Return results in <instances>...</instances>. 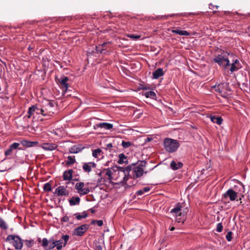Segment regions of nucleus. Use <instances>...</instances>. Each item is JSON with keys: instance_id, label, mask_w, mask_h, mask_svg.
I'll list each match as a JSON object with an SVG mask.
<instances>
[{"instance_id": "f257e3e1", "label": "nucleus", "mask_w": 250, "mask_h": 250, "mask_svg": "<svg viewBox=\"0 0 250 250\" xmlns=\"http://www.w3.org/2000/svg\"><path fill=\"white\" fill-rule=\"evenodd\" d=\"M170 213L176 218V221L178 223H183L186 220L187 213V209L184 208L181 204H177L170 211Z\"/></svg>"}, {"instance_id": "f03ea898", "label": "nucleus", "mask_w": 250, "mask_h": 250, "mask_svg": "<svg viewBox=\"0 0 250 250\" xmlns=\"http://www.w3.org/2000/svg\"><path fill=\"white\" fill-rule=\"evenodd\" d=\"M131 169L129 167L125 168H117L114 171V179L118 182L123 184H126V181L129 178V173Z\"/></svg>"}, {"instance_id": "7ed1b4c3", "label": "nucleus", "mask_w": 250, "mask_h": 250, "mask_svg": "<svg viewBox=\"0 0 250 250\" xmlns=\"http://www.w3.org/2000/svg\"><path fill=\"white\" fill-rule=\"evenodd\" d=\"M42 106L44 111L43 116H51L57 109V104L54 101L45 100L42 102Z\"/></svg>"}, {"instance_id": "20e7f679", "label": "nucleus", "mask_w": 250, "mask_h": 250, "mask_svg": "<svg viewBox=\"0 0 250 250\" xmlns=\"http://www.w3.org/2000/svg\"><path fill=\"white\" fill-rule=\"evenodd\" d=\"M227 52L222 53L215 57L213 59L214 62L225 69H227L230 65V58Z\"/></svg>"}, {"instance_id": "39448f33", "label": "nucleus", "mask_w": 250, "mask_h": 250, "mask_svg": "<svg viewBox=\"0 0 250 250\" xmlns=\"http://www.w3.org/2000/svg\"><path fill=\"white\" fill-rule=\"evenodd\" d=\"M164 146L165 150L170 153L176 151L179 146L178 142L170 138H166L164 141Z\"/></svg>"}, {"instance_id": "423d86ee", "label": "nucleus", "mask_w": 250, "mask_h": 250, "mask_svg": "<svg viewBox=\"0 0 250 250\" xmlns=\"http://www.w3.org/2000/svg\"><path fill=\"white\" fill-rule=\"evenodd\" d=\"M6 241L12 244L16 250H21L22 248V241L18 236L9 235L6 238Z\"/></svg>"}, {"instance_id": "0eeeda50", "label": "nucleus", "mask_w": 250, "mask_h": 250, "mask_svg": "<svg viewBox=\"0 0 250 250\" xmlns=\"http://www.w3.org/2000/svg\"><path fill=\"white\" fill-rule=\"evenodd\" d=\"M215 91L218 92L223 97H227L229 93L230 89L229 88L228 84L227 83H223L219 84L217 85H215L213 87Z\"/></svg>"}, {"instance_id": "6e6552de", "label": "nucleus", "mask_w": 250, "mask_h": 250, "mask_svg": "<svg viewBox=\"0 0 250 250\" xmlns=\"http://www.w3.org/2000/svg\"><path fill=\"white\" fill-rule=\"evenodd\" d=\"M75 188L80 196L86 195L90 192L88 184H86L82 182L77 183L75 185Z\"/></svg>"}, {"instance_id": "1a4fd4ad", "label": "nucleus", "mask_w": 250, "mask_h": 250, "mask_svg": "<svg viewBox=\"0 0 250 250\" xmlns=\"http://www.w3.org/2000/svg\"><path fill=\"white\" fill-rule=\"evenodd\" d=\"M228 55L229 56L230 62H231L229 65L230 66L229 70L231 73L237 71L242 67L240 61L237 59H235L233 55L228 54Z\"/></svg>"}, {"instance_id": "9d476101", "label": "nucleus", "mask_w": 250, "mask_h": 250, "mask_svg": "<svg viewBox=\"0 0 250 250\" xmlns=\"http://www.w3.org/2000/svg\"><path fill=\"white\" fill-rule=\"evenodd\" d=\"M44 111L42 106L38 107L33 105L30 107L28 111V117L30 118L32 115L36 114L37 115L42 114L43 116Z\"/></svg>"}, {"instance_id": "9b49d317", "label": "nucleus", "mask_w": 250, "mask_h": 250, "mask_svg": "<svg viewBox=\"0 0 250 250\" xmlns=\"http://www.w3.org/2000/svg\"><path fill=\"white\" fill-rule=\"evenodd\" d=\"M142 166H137L131 169V174L133 178H137L141 177L144 173V170Z\"/></svg>"}, {"instance_id": "f8f14e48", "label": "nucleus", "mask_w": 250, "mask_h": 250, "mask_svg": "<svg viewBox=\"0 0 250 250\" xmlns=\"http://www.w3.org/2000/svg\"><path fill=\"white\" fill-rule=\"evenodd\" d=\"M88 228L87 225H83L76 228L74 230V234L77 236H81L86 231Z\"/></svg>"}, {"instance_id": "ddd939ff", "label": "nucleus", "mask_w": 250, "mask_h": 250, "mask_svg": "<svg viewBox=\"0 0 250 250\" xmlns=\"http://www.w3.org/2000/svg\"><path fill=\"white\" fill-rule=\"evenodd\" d=\"M41 147L46 151H52L58 147V145L54 143H44L41 145Z\"/></svg>"}, {"instance_id": "4468645a", "label": "nucleus", "mask_w": 250, "mask_h": 250, "mask_svg": "<svg viewBox=\"0 0 250 250\" xmlns=\"http://www.w3.org/2000/svg\"><path fill=\"white\" fill-rule=\"evenodd\" d=\"M96 164L94 162L83 163V169L86 173H89L92 169L95 168Z\"/></svg>"}, {"instance_id": "2eb2a0df", "label": "nucleus", "mask_w": 250, "mask_h": 250, "mask_svg": "<svg viewBox=\"0 0 250 250\" xmlns=\"http://www.w3.org/2000/svg\"><path fill=\"white\" fill-rule=\"evenodd\" d=\"M225 197H229L231 201H234L237 198V192L232 189H228L224 194Z\"/></svg>"}, {"instance_id": "dca6fc26", "label": "nucleus", "mask_w": 250, "mask_h": 250, "mask_svg": "<svg viewBox=\"0 0 250 250\" xmlns=\"http://www.w3.org/2000/svg\"><path fill=\"white\" fill-rule=\"evenodd\" d=\"M55 193L58 196H66L68 195V191L66 187L60 186L56 189Z\"/></svg>"}, {"instance_id": "f3484780", "label": "nucleus", "mask_w": 250, "mask_h": 250, "mask_svg": "<svg viewBox=\"0 0 250 250\" xmlns=\"http://www.w3.org/2000/svg\"><path fill=\"white\" fill-rule=\"evenodd\" d=\"M73 171L72 169H69L65 171L63 173V179L64 181H70L72 179Z\"/></svg>"}, {"instance_id": "a211bd4d", "label": "nucleus", "mask_w": 250, "mask_h": 250, "mask_svg": "<svg viewBox=\"0 0 250 250\" xmlns=\"http://www.w3.org/2000/svg\"><path fill=\"white\" fill-rule=\"evenodd\" d=\"M83 148V147L82 145H76L71 147L69 150L71 153H77L81 151Z\"/></svg>"}, {"instance_id": "6ab92c4d", "label": "nucleus", "mask_w": 250, "mask_h": 250, "mask_svg": "<svg viewBox=\"0 0 250 250\" xmlns=\"http://www.w3.org/2000/svg\"><path fill=\"white\" fill-rule=\"evenodd\" d=\"M164 75V72L163 69L160 68L157 69L152 73L153 78L154 79H157Z\"/></svg>"}, {"instance_id": "aec40b11", "label": "nucleus", "mask_w": 250, "mask_h": 250, "mask_svg": "<svg viewBox=\"0 0 250 250\" xmlns=\"http://www.w3.org/2000/svg\"><path fill=\"white\" fill-rule=\"evenodd\" d=\"M67 81L68 78L67 77H63L60 80H59V83L61 84L62 87L64 89L65 92L66 91L68 87V84L67 83Z\"/></svg>"}, {"instance_id": "412c9836", "label": "nucleus", "mask_w": 250, "mask_h": 250, "mask_svg": "<svg viewBox=\"0 0 250 250\" xmlns=\"http://www.w3.org/2000/svg\"><path fill=\"white\" fill-rule=\"evenodd\" d=\"M115 170L113 169L107 168L105 171V174L108 177V179L109 180H112L114 179V171Z\"/></svg>"}, {"instance_id": "4be33fe9", "label": "nucleus", "mask_w": 250, "mask_h": 250, "mask_svg": "<svg viewBox=\"0 0 250 250\" xmlns=\"http://www.w3.org/2000/svg\"><path fill=\"white\" fill-rule=\"evenodd\" d=\"M183 166V164L180 162L173 161L170 163V167L173 170H177Z\"/></svg>"}, {"instance_id": "5701e85b", "label": "nucleus", "mask_w": 250, "mask_h": 250, "mask_svg": "<svg viewBox=\"0 0 250 250\" xmlns=\"http://www.w3.org/2000/svg\"><path fill=\"white\" fill-rule=\"evenodd\" d=\"M21 143L23 146L27 147H32L38 144L37 142L27 141L26 140H23Z\"/></svg>"}, {"instance_id": "b1692460", "label": "nucleus", "mask_w": 250, "mask_h": 250, "mask_svg": "<svg viewBox=\"0 0 250 250\" xmlns=\"http://www.w3.org/2000/svg\"><path fill=\"white\" fill-rule=\"evenodd\" d=\"M171 32L173 33L178 34L181 36H188L190 35V34L188 31H187L186 30H182L179 29L172 30Z\"/></svg>"}, {"instance_id": "393cba45", "label": "nucleus", "mask_w": 250, "mask_h": 250, "mask_svg": "<svg viewBox=\"0 0 250 250\" xmlns=\"http://www.w3.org/2000/svg\"><path fill=\"white\" fill-rule=\"evenodd\" d=\"M98 127L105 129H110L113 127V125L107 123H101L97 125Z\"/></svg>"}, {"instance_id": "a878e982", "label": "nucleus", "mask_w": 250, "mask_h": 250, "mask_svg": "<svg viewBox=\"0 0 250 250\" xmlns=\"http://www.w3.org/2000/svg\"><path fill=\"white\" fill-rule=\"evenodd\" d=\"M8 228V223L3 219L0 217V229L3 230H6Z\"/></svg>"}, {"instance_id": "bb28decb", "label": "nucleus", "mask_w": 250, "mask_h": 250, "mask_svg": "<svg viewBox=\"0 0 250 250\" xmlns=\"http://www.w3.org/2000/svg\"><path fill=\"white\" fill-rule=\"evenodd\" d=\"M71 206L79 205L80 202V198L79 197H73L69 201Z\"/></svg>"}, {"instance_id": "cd10ccee", "label": "nucleus", "mask_w": 250, "mask_h": 250, "mask_svg": "<svg viewBox=\"0 0 250 250\" xmlns=\"http://www.w3.org/2000/svg\"><path fill=\"white\" fill-rule=\"evenodd\" d=\"M210 120L214 123H216L219 125L222 124L223 122V119L220 117H216V116H211Z\"/></svg>"}, {"instance_id": "c85d7f7f", "label": "nucleus", "mask_w": 250, "mask_h": 250, "mask_svg": "<svg viewBox=\"0 0 250 250\" xmlns=\"http://www.w3.org/2000/svg\"><path fill=\"white\" fill-rule=\"evenodd\" d=\"M144 95L145 96L146 98H149L152 99H155L156 97L155 93L152 91L146 92L144 94Z\"/></svg>"}, {"instance_id": "c756f323", "label": "nucleus", "mask_w": 250, "mask_h": 250, "mask_svg": "<svg viewBox=\"0 0 250 250\" xmlns=\"http://www.w3.org/2000/svg\"><path fill=\"white\" fill-rule=\"evenodd\" d=\"M150 188L149 187H145L143 188L142 189L138 190L136 192V194L137 195H142L145 192H147L150 190Z\"/></svg>"}, {"instance_id": "7c9ffc66", "label": "nucleus", "mask_w": 250, "mask_h": 250, "mask_svg": "<svg viewBox=\"0 0 250 250\" xmlns=\"http://www.w3.org/2000/svg\"><path fill=\"white\" fill-rule=\"evenodd\" d=\"M74 215L76 216V218L78 220H81L83 218H85L87 217V214L86 212L83 211L81 213H77L74 214Z\"/></svg>"}, {"instance_id": "2f4dec72", "label": "nucleus", "mask_w": 250, "mask_h": 250, "mask_svg": "<svg viewBox=\"0 0 250 250\" xmlns=\"http://www.w3.org/2000/svg\"><path fill=\"white\" fill-rule=\"evenodd\" d=\"M102 154V150L100 148H97L92 151V156L95 158H98Z\"/></svg>"}, {"instance_id": "473e14b6", "label": "nucleus", "mask_w": 250, "mask_h": 250, "mask_svg": "<svg viewBox=\"0 0 250 250\" xmlns=\"http://www.w3.org/2000/svg\"><path fill=\"white\" fill-rule=\"evenodd\" d=\"M106 44V43H104L101 45H99L96 47V49L97 52H100V53H104V51L105 50L104 46Z\"/></svg>"}, {"instance_id": "72a5a7b5", "label": "nucleus", "mask_w": 250, "mask_h": 250, "mask_svg": "<svg viewBox=\"0 0 250 250\" xmlns=\"http://www.w3.org/2000/svg\"><path fill=\"white\" fill-rule=\"evenodd\" d=\"M76 162V160L75 159V156H69L67 157V160L66 162V164L68 165H71L74 164Z\"/></svg>"}, {"instance_id": "f704fd0d", "label": "nucleus", "mask_w": 250, "mask_h": 250, "mask_svg": "<svg viewBox=\"0 0 250 250\" xmlns=\"http://www.w3.org/2000/svg\"><path fill=\"white\" fill-rule=\"evenodd\" d=\"M55 241L52 239L49 240L48 246L46 248V250H50L55 247Z\"/></svg>"}, {"instance_id": "c9c22d12", "label": "nucleus", "mask_w": 250, "mask_h": 250, "mask_svg": "<svg viewBox=\"0 0 250 250\" xmlns=\"http://www.w3.org/2000/svg\"><path fill=\"white\" fill-rule=\"evenodd\" d=\"M55 247L57 248L58 250H60L62 249V247H63V245H62V240L55 241Z\"/></svg>"}, {"instance_id": "e433bc0d", "label": "nucleus", "mask_w": 250, "mask_h": 250, "mask_svg": "<svg viewBox=\"0 0 250 250\" xmlns=\"http://www.w3.org/2000/svg\"><path fill=\"white\" fill-rule=\"evenodd\" d=\"M43 190L45 191H50L52 190L51 185L49 183H45L43 186Z\"/></svg>"}, {"instance_id": "4c0bfd02", "label": "nucleus", "mask_w": 250, "mask_h": 250, "mask_svg": "<svg viewBox=\"0 0 250 250\" xmlns=\"http://www.w3.org/2000/svg\"><path fill=\"white\" fill-rule=\"evenodd\" d=\"M119 160L118 163L119 164H123L125 163V160L126 159V157L123 153L120 154L119 155Z\"/></svg>"}, {"instance_id": "58836bf2", "label": "nucleus", "mask_w": 250, "mask_h": 250, "mask_svg": "<svg viewBox=\"0 0 250 250\" xmlns=\"http://www.w3.org/2000/svg\"><path fill=\"white\" fill-rule=\"evenodd\" d=\"M122 145L124 148H128L130 146H131V143L130 142H125V141H123L122 142Z\"/></svg>"}, {"instance_id": "ea45409f", "label": "nucleus", "mask_w": 250, "mask_h": 250, "mask_svg": "<svg viewBox=\"0 0 250 250\" xmlns=\"http://www.w3.org/2000/svg\"><path fill=\"white\" fill-rule=\"evenodd\" d=\"M127 36L133 40H136L140 38L141 36L140 35H136L133 34H130V35H127Z\"/></svg>"}, {"instance_id": "a19ab883", "label": "nucleus", "mask_w": 250, "mask_h": 250, "mask_svg": "<svg viewBox=\"0 0 250 250\" xmlns=\"http://www.w3.org/2000/svg\"><path fill=\"white\" fill-rule=\"evenodd\" d=\"M49 240L47 239V238H43L42 240V246H43L45 249H46L48 244Z\"/></svg>"}, {"instance_id": "79ce46f5", "label": "nucleus", "mask_w": 250, "mask_h": 250, "mask_svg": "<svg viewBox=\"0 0 250 250\" xmlns=\"http://www.w3.org/2000/svg\"><path fill=\"white\" fill-rule=\"evenodd\" d=\"M69 238V236L68 235H63L62 237V239L64 240V243L63 244V247H64L66 244Z\"/></svg>"}, {"instance_id": "37998d69", "label": "nucleus", "mask_w": 250, "mask_h": 250, "mask_svg": "<svg viewBox=\"0 0 250 250\" xmlns=\"http://www.w3.org/2000/svg\"><path fill=\"white\" fill-rule=\"evenodd\" d=\"M223 230V226L222 223H220L217 225L216 231L218 232H220Z\"/></svg>"}, {"instance_id": "c03bdc74", "label": "nucleus", "mask_w": 250, "mask_h": 250, "mask_svg": "<svg viewBox=\"0 0 250 250\" xmlns=\"http://www.w3.org/2000/svg\"><path fill=\"white\" fill-rule=\"evenodd\" d=\"M232 233L231 231H229L226 236V239L228 241H230L232 238Z\"/></svg>"}, {"instance_id": "a18cd8bd", "label": "nucleus", "mask_w": 250, "mask_h": 250, "mask_svg": "<svg viewBox=\"0 0 250 250\" xmlns=\"http://www.w3.org/2000/svg\"><path fill=\"white\" fill-rule=\"evenodd\" d=\"M95 223H96L99 227L103 225V221L102 220H94L92 221V224H94Z\"/></svg>"}, {"instance_id": "49530a36", "label": "nucleus", "mask_w": 250, "mask_h": 250, "mask_svg": "<svg viewBox=\"0 0 250 250\" xmlns=\"http://www.w3.org/2000/svg\"><path fill=\"white\" fill-rule=\"evenodd\" d=\"M20 146V144L18 143H13L10 146L14 150L18 148Z\"/></svg>"}, {"instance_id": "de8ad7c7", "label": "nucleus", "mask_w": 250, "mask_h": 250, "mask_svg": "<svg viewBox=\"0 0 250 250\" xmlns=\"http://www.w3.org/2000/svg\"><path fill=\"white\" fill-rule=\"evenodd\" d=\"M13 149L10 146L9 149L5 151V155L6 156H9L11 154Z\"/></svg>"}, {"instance_id": "09e8293b", "label": "nucleus", "mask_w": 250, "mask_h": 250, "mask_svg": "<svg viewBox=\"0 0 250 250\" xmlns=\"http://www.w3.org/2000/svg\"><path fill=\"white\" fill-rule=\"evenodd\" d=\"M61 221L62 222H67L69 221V218L67 216H65L62 218Z\"/></svg>"}, {"instance_id": "8fccbe9b", "label": "nucleus", "mask_w": 250, "mask_h": 250, "mask_svg": "<svg viewBox=\"0 0 250 250\" xmlns=\"http://www.w3.org/2000/svg\"><path fill=\"white\" fill-rule=\"evenodd\" d=\"M239 184L242 187V191L243 193H244L245 192V186L241 182H239Z\"/></svg>"}, {"instance_id": "3c124183", "label": "nucleus", "mask_w": 250, "mask_h": 250, "mask_svg": "<svg viewBox=\"0 0 250 250\" xmlns=\"http://www.w3.org/2000/svg\"><path fill=\"white\" fill-rule=\"evenodd\" d=\"M174 229H175V228H174V227H171V228L170 229V230L171 231H173V230H174Z\"/></svg>"}, {"instance_id": "603ef678", "label": "nucleus", "mask_w": 250, "mask_h": 250, "mask_svg": "<svg viewBox=\"0 0 250 250\" xmlns=\"http://www.w3.org/2000/svg\"><path fill=\"white\" fill-rule=\"evenodd\" d=\"M107 146H112V145H111V144H109L107 145Z\"/></svg>"}, {"instance_id": "864d4df0", "label": "nucleus", "mask_w": 250, "mask_h": 250, "mask_svg": "<svg viewBox=\"0 0 250 250\" xmlns=\"http://www.w3.org/2000/svg\"><path fill=\"white\" fill-rule=\"evenodd\" d=\"M163 17H166V18H167L168 17V16H162Z\"/></svg>"}, {"instance_id": "5fc2aeb1", "label": "nucleus", "mask_w": 250, "mask_h": 250, "mask_svg": "<svg viewBox=\"0 0 250 250\" xmlns=\"http://www.w3.org/2000/svg\"><path fill=\"white\" fill-rule=\"evenodd\" d=\"M249 29H250V28Z\"/></svg>"}]
</instances>
